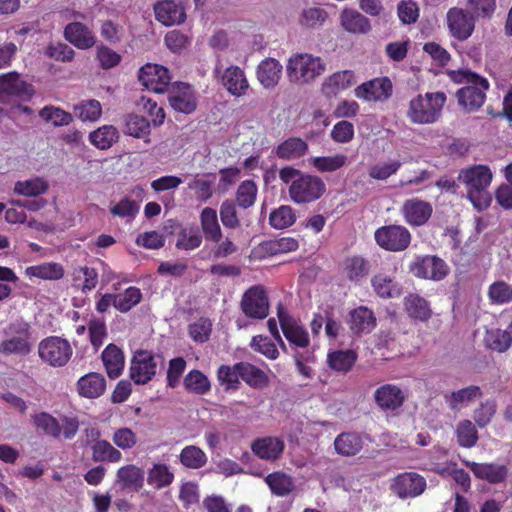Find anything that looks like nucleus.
Returning a JSON list of instances; mask_svg holds the SVG:
<instances>
[{"mask_svg":"<svg viewBox=\"0 0 512 512\" xmlns=\"http://www.w3.org/2000/svg\"><path fill=\"white\" fill-rule=\"evenodd\" d=\"M326 71V62L320 56L308 52L291 54L285 64L288 82L297 87L314 84Z\"/></svg>","mask_w":512,"mask_h":512,"instance_id":"1","label":"nucleus"},{"mask_svg":"<svg viewBox=\"0 0 512 512\" xmlns=\"http://www.w3.org/2000/svg\"><path fill=\"white\" fill-rule=\"evenodd\" d=\"M279 178L289 186L290 199L296 204L316 201L326 191L323 180L315 175L303 174L292 167H284L279 171Z\"/></svg>","mask_w":512,"mask_h":512,"instance_id":"2","label":"nucleus"},{"mask_svg":"<svg viewBox=\"0 0 512 512\" xmlns=\"http://www.w3.org/2000/svg\"><path fill=\"white\" fill-rule=\"evenodd\" d=\"M448 75L455 83L467 84L457 92L458 103L465 111L474 112L482 107L486 99V91L489 88L487 79L469 70H451L448 71Z\"/></svg>","mask_w":512,"mask_h":512,"instance_id":"3","label":"nucleus"},{"mask_svg":"<svg viewBox=\"0 0 512 512\" xmlns=\"http://www.w3.org/2000/svg\"><path fill=\"white\" fill-rule=\"evenodd\" d=\"M446 95L443 92L426 93L417 95L409 102L407 117L416 124H431L440 117Z\"/></svg>","mask_w":512,"mask_h":512,"instance_id":"4","label":"nucleus"},{"mask_svg":"<svg viewBox=\"0 0 512 512\" xmlns=\"http://www.w3.org/2000/svg\"><path fill=\"white\" fill-rule=\"evenodd\" d=\"M445 26L452 39L464 42L473 35L476 22L466 9L454 6L446 12Z\"/></svg>","mask_w":512,"mask_h":512,"instance_id":"5","label":"nucleus"},{"mask_svg":"<svg viewBox=\"0 0 512 512\" xmlns=\"http://www.w3.org/2000/svg\"><path fill=\"white\" fill-rule=\"evenodd\" d=\"M35 94L32 84L24 81L16 72L0 75V102L10 104L14 99L29 101Z\"/></svg>","mask_w":512,"mask_h":512,"instance_id":"6","label":"nucleus"},{"mask_svg":"<svg viewBox=\"0 0 512 512\" xmlns=\"http://www.w3.org/2000/svg\"><path fill=\"white\" fill-rule=\"evenodd\" d=\"M38 353L41 360L50 366L62 367L70 360L73 349L66 339L51 336L39 343Z\"/></svg>","mask_w":512,"mask_h":512,"instance_id":"7","label":"nucleus"},{"mask_svg":"<svg viewBox=\"0 0 512 512\" xmlns=\"http://www.w3.org/2000/svg\"><path fill=\"white\" fill-rule=\"evenodd\" d=\"M408 398V390L395 383H382L373 392V401L382 412H395Z\"/></svg>","mask_w":512,"mask_h":512,"instance_id":"8","label":"nucleus"},{"mask_svg":"<svg viewBox=\"0 0 512 512\" xmlns=\"http://www.w3.org/2000/svg\"><path fill=\"white\" fill-rule=\"evenodd\" d=\"M376 243L383 249L399 252L405 250L411 241L410 232L401 225H387L375 231Z\"/></svg>","mask_w":512,"mask_h":512,"instance_id":"9","label":"nucleus"},{"mask_svg":"<svg viewBox=\"0 0 512 512\" xmlns=\"http://www.w3.org/2000/svg\"><path fill=\"white\" fill-rule=\"evenodd\" d=\"M214 73L223 87L232 96L242 97L247 94L250 85L244 70L239 66L230 65L224 70L217 66Z\"/></svg>","mask_w":512,"mask_h":512,"instance_id":"10","label":"nucleus"},{"mask_svg":"<svg viewBox=\"0 0 512 512\" xmlns=\"http://www.w3.org/2000/svg\"><path fill=\"white\" fill-rule=\"evenodd\" d=\"M393 86L389 78L378 77L366 81L354 89L356 98L369 103L384 102L392 95Z\"/></svg>","mask_w":512,"mask_h":512,"instance_id":"11","label":"nucleus"},{"mask_svg":"<svg viewBox=\"0 0 512 512\" xmlns=\"http://www.w3.org/2000/svg\"><path fill=\"white\" fill-rule=\"evenodd\" d=\"M425 489V478L414 472L400 473L390 483V490L401 499L417 497Z\"/></svg>","mask_w":512,"mask_h":512,"instance_id":"12","label":"nucleus"},{"mask_svg":"<svg viewBox=\"0 0 512 512\" xmlns=\"http://www.w3.org/2000/svg\"><path fill=\"white\" fill-rule=\"evenodd\" d=\"M138 77L145 88L155 93H163L171 80L167 68L152 63L142 66Z\"/></svg>","mask_w":512,"mask_h":512,"instance_id":"13","label":"nucleus"},{"mask_svg":"<svg viewBox=\"0 0 512 512\" xmlns=\"http://www.w3.org/2000/svg\"><path fill=\"white\" fill-rule=\"evenodd\" d=\"M156 368L157 363L150 352L137 351L131 361L130 377L136 384H146L156 374Z\"/></svg>","mask_w":512,"mask_h":512,"instance_id":"14","label":"nucleus"},{"mask_svg":"<svg viewBox=\"0 0 512 512\" xmlns=\"http://www.w3.org/2000/svg\"><path fill=\"white\" fill-rule=\"evenodd\" d=\"M412 274L418 278L441 280L448 273L445 262L435 256L417 258L410 266Z\"/></svg>","mask_w":512,"mask_h":512,"instance_id":"15","label":"nucleus"},{"mask_svg":"<svg viewBox=\"0 0 512 512\" xmlns=\"http://www.w3.org/2000/svg\"><path fill=\"white\" fill-rule=\"evenodd\" d=\"M241 308L250 318H265L268 315L269 304L264 289L254 286L247 290L243 295Z\"/></svg>","mask_w":512,"mask_h":512,"instance_id":"16","label":"nucleus"},{"mask_svg":"<svg viewBox=\"0 0 512 512\" xmlns=\"http://www.w3.org/2000/svg\"><path fill=\"white\" fill-rule=\"evenodd\" d=\"M493 180V173L486 165H473L463 168L458 174V181L466 191L488 189Z\"/></svg>","mask_w":512,"mask_h":512,"instance_id":"17","label":"nucleus"},{"mask_svg":"<svg viewBox=\"0 0 512 512\" xmlns=\"http://www.w3.org/2000/svg\"><path fill=\"white\" fill-rule=\"evenodd\" d=\"M9 334H16L0 343V353L26 354L30 351L28 325L25 323L12 324L8 328Z\"/></svg>","mask_w":512,"mask_h":512,"instance_id":"18","label":"nucleus"},{"mask_svg":"<svg viewBox=\"0 0 512 512\" xmlns=\"http://www.w3.org/2000/svg\"><path fill=\"white\" fill-rule=\"evenodd\" d=\"M356 83L357 77L353 70H340L324 78L320 91L326 97H336L338 94L353 87Z\"/></svg>","mask_w":512,"mask_h":512,"instance_id":"19","label":"nucleus"},{"mask_svg":"<svg viewBox=\"0 0 512 512\" xmlns=\"http://www.w3.org/2000/svg\"><path fill=\"white\" fill-rule=\"evenodd\" d=\"M278 318L282 332L291 345L300 348H305L309 345L308 332L298 320L288 315L284 310L278 311Z\"/></svg>","mask_w":512,"mask_h":512,"instance_id":"20","label":"nucleus"},{"mask_svg":"<svg viewBox=\"0 0 512 512\" xmlns=\"http://www.w3.org/2000/svg\"><path fill=\"white\" fill-rule=\"evenodd\" d=\"M171 107L178 112L190 114L197 106V99L193 89L187 84H177L169 93Z\"/></svg>","mask_w":512,"mask_h":512,"instance_id":"21","label":"nucleus"},{"mask_svg":"<svg viewBox=\"0 0 512 512\" xmlns=\"http://www.w3.org/2000/svg\"><path fill=\"white\" fill-rule=\"evenodd\" d=\"M156 19L165 26L179 25L186 19L183 6L174 0H161L154 6Z\"/></svg>","mask_w":512,"mask_h":512,"instance_id":"22","label":"nucleus"},{"mask_svg":"<svg viewBox=\"0 0 512 512\" xmlns=\"http://www.w3.org/2000/svg\"><path fill=\"white\" fill-rule=\"evenodd\" d=\"M282 72V64L277 59L268 57L257 65L256 77L263 88L273 89L281 80Z\"/></svg>","mask_w":512,"mask_h":512,"instance_id":"23","label":"nucleus"},{"mask_svg":"<svg viewBox=\"0 0 512 512\" xmlns=\"http://www.w3.org/2000/svg\"><path fill=\"white\" fill-rule=\"evenodd\" d=\"M401 211L409 225L421 226L431 217L432 207L428 202L414 198L406 200Z\"/></svg>","mask_w":512,"mask_h":512,"instance_id":"24","label":"nucleus"},{"mask_svg":"<svg viewBox=\"0 0 512 512\" xmlns=\"http://www.w3.org/2000/svg\"><path fill=\"white\" fill-rule=\"evenodd\" d=\"M478 479L485 480L491 484L504 481L507 477L508 470L505 465L496 463H477L472 461H463Z\"/></svg>","mask_w":512,"mask_h":512,"instance_id":"25","label":"nucleus"},{"mask_svg":"<svg viewBox=\"0 0 512 512\" xmlns=\"http://www.w3.org/2000/svg\"><path fill=\"white\" fill-rule=\"evenodd\" d=\"M65 39L78 49L86 50L96 44V36L81 22L69 23L64 29Z\"/></svg>","mask_w":512,"mask_h":512,"instance_id":"26","label":"nucleus"},{"mask_svg":"<svg viewBox=\"0 0 512 512\" xmlns=\"http://www.w3.org/2000/svg\"><path fill=\"white\" fill-rule=\"evenodd\" d=\"M298 248V242L292 237H283L264 241L253 250V256L258 259L285 254L295 251Z\"/></svg>","mask_w":512,"mask_h":512,"instance_id":"27","label":"nucleus"},{"mask_svg":"<svg viewBox=\"0 0 512 512\" xmlns=\"http://www.w3.org/2000/svg\"><path fill=\"white\" fill-rule=\"evenodd\" d=\"M342 29L351 34H365L371 30L369 19L352 8H344L339 15Z\"/></svg>","mask_w":512,"mask_h":512,"instance_id":"28","label":"nucleus"},{"mask_svg":"<svg viewBox=\"0 0 512 512\" xmlns=\"http://www.w3.org/2000/svg\"><path fill=\"white\" fill-rule=\"evenodd\" d=\"M284 441L278 437H264L255 440L251 449L253 453L263 460H277L284 451Z\"/></svg>","mask_w":512,"mask_h":512,"instance_id":"29","label":"nucleus"},{"mask_svg":"<svg viewBox=\"0 0 512 512\" xmlns=\"http://www.w3.org/2000/svg\"><path fill=\"white\" fill-rule=\"evenodd\" d=\"M25 276L30 279L56 281L64 276V268L56 262H44L38 265L26 267Z\"/></svg>","mask_w":512,"mask_h":512,"instance_id":"30","label":"nucleus"},{"mask_svg":"<svg viewBox=\"0 0 512 512\" xmlns=\"http://www.w3.org/2000/svg\"><path fill=\"white\" fill-rule=\"evenodd\" d=\"M106 389L105 378L99 373H88L77 382L78 393L86 398H97Z\"/></svg>","mask_w":512,"mask_h":512,"instance_id":"31","label":"nucleus"},{"mask_svg":"<svg viewBox=\"0 0 512 512\" xmlns=\"http://www.w3.org/2000/svg\"><path fill=\"white\" fill-rule=\"evenodd\" d=\"M349 315V326L355 334L369 333L376 326L374 314L367 307L360 306L355 308Z\"/></svg>","mask_w":512,"mask_h":512,"instance_id":"32","label":"nucleus"},{"mask_svg":"<svg viewBox=\"0 0 512 512\" xmlns=\"http://www.w3.org/2000/svg\"><path fill=\"white\" fill-rule=\"evenodd\" d=\"M481 396V389L478 386L471 385L457 391H452L446 394L444 398L445 402L452 410H461Z\"/></svg>","mask_w":512,"mask_h":512,"instance_id":"33","label":"nucleus"},{"mask_svg":"<svg viewBox=\"0 0 512 512\" xmlns=\"http://www.w3.org/2000/svg\"><path fill=\"white\" fill-rule=\"evenodd\" d=\"M118 129L113 125H103L89 133V142L99 150H107L118 142Z\"/></svg>","mask_w":512,"mask_h":512,"instance_id":"34","label":"nucleus"},{"mask_svg":"<svg viewBox=\"0 0 512 512\" xmlns=\"http://www.w3.org/2000/svg\"><path fill=\"white\" fill-rule=\"evenodd\" d=\"M363 445V437L356 433H341L334 440L336 453L346 457L358 454L362 450Z\"/></svg>","mask_w":512,"mask_h":512,"instance_id":"35","label":"nucleus"},{"mask_svg":"<svg viewBox=\"0 0 512 512\" xmlns=\"http://www.w3.org/2000/svg\"><path fill=\"white\" fill-rule=\"evenodd\" d=\"M116 481L123 488L137 491L143 486L144 471L134 464L124 465L117 470Z\"/></svg>","mask_w":512,"mask_h":512,"instance_id":"36","label":"nucleus"},{"mask_svg":"<svg viewBox=\"0 0 512 512\" xmlns=\"http://www.w3.org/2000/svg\"><path fill=\"white\" fill-rule=\"evenodd\" d=\"M368 262L360 256H351L342 262V276L352 282H358L369 273Z\"/></svg>","mask_w":512,"mask_h":512,"instance_id":"37","label":"nucleus"},{"mask_svg":"<svg viewBox=\"0 0 512 512\" xmlns=\"http://www.w3.org/2000/svg\"><path fill=\"white\" fill-rule=\"evenodd\" d=\"M265 483L268 485L271 492L279 497L287 496L295 490L293 477L282 471L268 474L265 477Z\"/></svg>","mask_w":512,"mask_h":512,"instance_id":"38","label":"nucleus"},{"mask_svg":"<svg viewBox=\"0 0 512 512\" xmlns=\"http://www.w3.org/2000/svg\"><path fill=\"white\" fill-rule=\"evenodd\" d=\"M49 189L48 181L42 177L19 180L14 185V193L24 197H39Z\"/></svg>","mask_w":512,"mask_h":512,"instance_id":"39","label":"nucleus"},{"mask_svg":"<svg viewBox=\"0 0 512 512\" xmlns=\"http://www.w3.org/2000/svg\"><path fill=\"white\" fill-rule=\"evenodd\" d=\"M310 165L321 173H331L342 169L348 163V156L335 153L327 156H316L309 159Z\"/></svg>","mask_w":512,"mask_h":512,"instance_id":"40","label":"nucleus"},{"mask_svg":"<svg viewBox=\"0 0 512 512\" xmlns=\"http://www.w3.org/2000/svg\"><path fill=\"white\" fill-rule=\"evenodd\" d=\"M103 364L110 378H117L124 368V355L114 344H109L102 353Z\"/></svg>","mask_w":512,"mask_h":512,"instance_id":"41","label":"nucleus"},{"mask_svg":"<svg viewBox=\"0 0 512 512\" xmlns=\"http://www.w3.org/2000/svg\"><path fill=\"white\" fill-rule=\"evenodd\" d=\"M179 462L187 469L197 470L207 464L206 453L196 445L185 446L178 455Z\"/></svg>","mask_w":512,"mask_h":512,"instance_id":"42","label":"nucleus"},{"mask_svg":"<svg viewBox=\"0 0 512 512\" xmlns=\"http://www.w3.org/2000/svg\"><path fill=\"white\" fill-rule=\"evenodd\" d=\"M308 150V144L298 137H291L276 148V155L279 158L293 160L305 155Z\"/></svg>","mask_w":512,"mask_h":512,"instance_id":"43","label":"nucleus"},{"mask_svg":"<svg viewBox=\"0 0 512 512\" xmlns=\"http://www.w3.org/2000/svg\"><path fill=\"white\" fill-rule=\"evenodd\" d=\"M200 224L207 240L218 242L221 238V228L218 223L216 210L205 207L200 213Z\"/></svg>","mask_w":512,"mask_h":512,"instance_id":"44","label":"nucleus"},{"mask_svg":"<svg viewBox=\"0 0 512 512\" xmlns=\"http://www.w3.org/2000/svg\"><path fill=\"white\" fill-rule=\"evenodd\" d=\"M100 35L110 44L121 42L126 35L125 21L119 19H107L102 21L100 25Z\"/></svg>","mask_w":512,"mask_h":512,"instance_id":"45","label":"nucleus"},{"mask_svg":"<svg viewBox=\"0 0 512 512\" xmlns=\"http://www.w3.org/2000/svg\"><path fill=\"white\" fill-rule=\"evenodd\" d=\"M372 286L377 295L382 298L396 297L401 293L399 284L391 276L383 273L372 278Z\"/></svg>","mask_w":512,"mask_h":512,"instance_id":"46","label":"nucleus"},{"mask_svg":"<svg viewBox=\"0 0 512 512\" xmlns=\"http://www.w3.org/2000/svg\"><path fill=\"white\" fill-rule=\"evenodd\" d=\"M75 115L83 122H96L102 116V105L98 100H82L73 107Z\"/></svg>","mask_w":512,"mask_h":512,"instance_id":"47","label":"nucleus"},{"mask_svg":"<svg viewBox=\"0 0 512 512\" xmlns=\"http://www.w3.org/2000/svg\"><path fill=\"white\" fill-rule=\"evenodd\" d=\"M484 343L489 349L497 352H504L510 347L512 343V336L509 329L501 330L494 328L486 331Z\"/></svg>","mask_w":512,"mask_h":512,"instance_id":"48","label":"nucleus"},{"mask_svg":"<svg viewBox=\"0 0 512 512\" xmlns=\"http://www.w3.org/2000/svg\"><path fill=\"white\" fill-rule=\"evenodd\" d=\"M139 210V202H136L127 196L121 198L118 202H115L110 206V213L115 217L125 220L127 223L132 222L135 219Z\"/></svg>","mask_w":512,"mask_h":512,"instance_id":"49","label":"nucleus"},{"mask_svg":"<svg viewBox=\"0 0 512 512\" xmlns=\"http://www.w3.org/2000/svg\"><path fill=\"white\" fill-rule=\"evenodd\" d=\"M124 133L134 138H146L150 134V123L142 116L129 114L124 118Z\"/></svg>","mask_w":512,"mask_h":512,"instance_id":"50","label":"nucleus"},{"mask_svg":"<svg viewBox=\"0 0 512 512\" xmlns=\"http://www.w3.org/2000/svg\"><path fill=\"white\" fill-rule=\"evenodd\" d=\"M236 370L239 376L250 386L263 387L268 383L267 375L252 364L238 363L236 364Z\"/></svg>","mask_w":512,"mask_h":512,"instance_id":"51","label":"nucleus"},{"mask_svg":"<svg viewBox=\"0 0 512 512\" xmlns=\"http://www.w3.org/2000/svg\"><path fill=\"white\" fill-rule=\"evenodd\" d=\"M39 116L43 121L51 123L55 127L67 126L73 121L71 113L53 105L44 106L39 111Z\"/></svg>","mask_w":512,"mask_h":512,"instance_id":"52","label":"nucleus"},{"mask_svg":"<svg viewBox=\"0 0 512 512\" xmlns=\"http://www.w3.org/2000/svg\"><path fill=\"white\" fill-rule=\"evenodd\" d=\"M357 359L353 350H336L327 356L329 366L339 372L349 371Z\"/></svg>","mask_w":512,"mask_h":512,"instance_id":"53","label":"nucleus"},{"mask_svg":"<svg viewBox=\"0 0 512 512\" xmlns=\"http://www.w3.org/2000/svg\"><path fill=\"white\" fill-rule=\"evenodd\" d=\"M401 165V162L397 159L378 161L369 167L368 175L371 179L384 181L395 175Z\"/></svg>","mask_w":512,"mask_h":512,"instance_id":"54","label":"nucleus"},{"mask_svg":"<svg viewBox=\"0 0 512 512\" xmlns=\"http://www.w3.org/2000/svg\"><path fill=\"white\" fill-rule=\"evenodd\" d=\"M404 304L407 313L414 319L425 321L431 316L428 302L418 295L407 296Z\"/></svg>","mask_w":512,"mask_h":512,"instance_id":"55","label":"nucleus"},{"mask_svg":"<svg viewBox=\"0 0 512 512\" xmlns=\"http://www.w3.org/2000/svg\"><path fill=\"white\" fill-rule=\"evenodd\" d=\"M173 473L166 464H153L148 471L147 483L156 489H161L172 483Z\"/></svg>","mask_w":512,"mask_h":512,"instance_id":"56","label":"nucleus"},{"mask_svg":"<svg viewBox=\"0 0 512 512\" xmlns=\"http://www.w3.org/2000/svg\"><path fill=\"white\" fill-rule=\"evenodd\" d=\"M467 11L470 16L477 19H490L496 11V0H467Z\"/></svg>","mask_w":512,"mask_h":512,"instance_id":"57","label":"nucleus"},{"mask_svg":"<svg viewBox=\"0 0 512 512\" xmlns=\"http://www.w3.org/2000/svg\"><path fill=\"white\" fill-rule=\"evenodd\" d=\"M184 387L190 393L203 395L210 390L211 384L201 371L192 370L184 378Z\"/></svg>","mask_w":512,"mask_h":512,"instance_id":"58","label":"nucleus"},{"mask_svg":"<svg viewBox=\"0 0 512 512\" xmlns=\"http://www.w3.org/2000/svg\"><path fill=\"white\" fill-rule=\"evenodd\" d=\"M457 442L460 446L471 448L478 441V432L475 425L470 420H462L456 427Z\"/></svg>","mask_w":512,"mask_h":512,"instance_id":"59","label":"nucleus"},{"mask_svg":"<svg viewBox=\"0 0 512 512\" xmlns=\"http://www.w3.org/2000/svg\"><path fill=\"white\" fill-rule=\"evenodd\" d=\"M327 19L328 12L324 8L313 6L303 9L299 23L307 28H317L322 26Z\"/></svg>","mask_w":512,"mask_h":512,"instance_id":"60","label":"nucleus"},{"mask_svg":"<svg viewBox=\"0 0 512 512\" xmlns=\"http://www.w3.org/2000/svg\"><path fill=\"white\" fill-rule=\"evenodd\" d=\"M202 243V235L196 227H185L177 236L176 247L183 250H194Z\"/></svg>","mask_w":512,"mask_h":512,"instance_id":"61","label":"nucleus"},{"mask_svg":"<svg viewBox=\"0 0 512 512\" xmlns=\"http://www.w3.org/2000/svg\"><path fill=\"white\" fill-rule=\"evenodd\" d=\"M296 220L294 210L287 205H282L273 210L269 216V222L275 229H284L291 226Z\"/></svg>","mask_w":512,"mask_h":512,"instance_id":"62","label":"nucleus"},{"mask_svg":"<svg viewBox=\"0 0 512 512\" xmlns=\"http://www.w3.org/2000/svg\"><path fill=\"white\" fill-rule=\"evenodd\" d=\"M33 423L37 428L43 430L46 434L55 438L61 437L62 430L59 420H57L52 415L45 412L35 414L33 416Z\"/></svg>","mask_w":512,"mask_h":512,"instance_id":"63","label":"nucleus"},{"mask_svg":"<svg viewBox=\"0 0 512 512\" xmlns=\"http://www.w3.org/2000/svg\"><path fill=\"white\" fill-rule=\"evenodd\" d=\"M491 303L503 305L512 302V287L504 281H495L488 288Z\"/></svg>","mask_w":512,"mask_h":512,"instance_id":"64","label":"nucleus"}]
</instances>
